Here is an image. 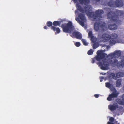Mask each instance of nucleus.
I'll return each mask as SVG.
<instances>
[{
    "mask_svg": "<svg viewBox=\"0 0 124 124\" xmlns=\"http://www.w3.org/2000/svg\"><path fill=\"white\" fill-rule=\"evenodd\" d=\"M98 45L96 44H94L93 46V48L94 49H95L96 48L98 47Z\"/></svg>",
    "mask_w": 124,
    "mask_h": 124,
    "instance_id": "2f4dec72",
    "label": "nucleus"
},
{
    "mask_svg": "<svg viewBox=\"0 0 124 124\" xmlns=\"http://www.w3.org/2000/svg\"><path fill=\"white\" fill-rule=\"evenodd\" d=\"M119 124V123H118V124Z\"/></svg>",
    "mask_w": 124,
    "mask_h": 124,
    "instance_id": "a18cd8bd",
    "label": "nucleus"
},
{
    "mask_svg": "<svg viewBox=\"0 0 124 124\" xmlns=\"http://www.w3.org/2000/svg\"><path fill=\"white\" fill-rule=\"evenodd\" d=\"M111 38L115 40L117 38V35L115 33H112L110 35Z\"/></svg>",
    "mask_w": 124,
    "mask_h": 124,
    "instance_id": "a878e982",
    "label": "nucleus"
},
{
    "mask_svg": "<svg viewBox=\"0 0 124 124\" xmlns=\"http://www.w3.org/2000/svg\"><path fill=\"white\" fill-rule=\"evenodd\" d=\"M94 96L96 98H98L99 97V95L98 94H96L94 95Z\"/></svg>",
    "mask_w": 124,
    "mask_h": 124,
    "instance_id": "c9c22d12",
    "label": "nucleus"
},
{
    "mask_svg": "<svg viewBox=\"0 0 124 124\" xmlns=\"http://www.w3.org/2000/svg\"><path fill=\"white\" fill-rule=\"evenodd\" d=\"M97 56L95 57L96 60L98 61H100L101 60L105 57L107 54L104 53H102L100 50H98L97 52Z\"/></svg>",
    "mask_w": 124,
    "mask_h": 124,
    "instance_id": "0eeeda50",
    "label": "nucleus"
},
{
    "mask_svg": "<svg viewBox=\"0 0 124 124\" xmlns=\"http://www.w3.org/2000/svg\"><path fill=\"white\" fill-rule=\"evenodd\" d=\"M101 38L104 40H108L111 39V37L110 35L105 33L102 35Z\"/></svg>",
    "mask_w": 124,
    "mask_h": 124,
    "instance_id": "9b49d317",
    "label": "nucleus"
},
{
    "mask_svg": "<svg viewBox=\"0 0 124 124\" xmlns=\"http://www.w3.org/2000/svg\"><path fill=\"white\" fill-rule=\"evenodd\" d=\"M115 56L114 52V53H111L110 54H108L107 56V57H110V58H112L113 57Z\"/></svg>",
    "mask_w": 124,
    "mask_h": 124,
    "instance_id": "bb28decb",
    "label": "nucleus"
},
{
    "mask_svg": "<svg viewBox=\"0 0 124 124\" xmlns=\"http://www.w3.org/2000/svg\"><path fill=\"white\" fill-rule=\"evenodd\" d=\"M116 123H117L118 122L117 121H116Z\"/></svg>",
    "mask_w": 124,
    "mask_h": 124,
    "instance_id": "c03bdc74",
    "label": "nucleus"
},
{
    "mask_svg": "<svg viewBox=\"0 0 124 124\" xmlns=\"http://www.w3.org/2000/svg\"><path fill=\"white\" fill-rule=\"evenodd\" d=\"M96 1L98 2L100 1V0H95Z\"/></svg>",
    "mask_w": 124,
    "mask_h": 124,
    "instance_id": "a19ab883",
    "label": "nucleus"
},
{
    "mask_svg": "<svg viewBox=\"0 0 124 124\" xmlns=\"http://www.w3.org/2000/svg\"><path fill=\"white\" fill-rule=\"evenodd\" d=\"M109 78H112L113 79H116V76H115V74L114 73H111L109 75Z\"/></svg>",
    "mask_w": 124,
    "mask_h": 124,
    "instance_id": "393cba45",
    "label": "nucleus"
},
{
    "mask_svg": "<svg viewBox=\"0 0 124 124\" xmlns=\"http://www.w3.org/2000/svg\"><path fill=\"white\" fill-rule=\"evenodd\" d=\"M114 118L113 117H110L109 119V122H113L114 121Z\"/></svg>",
    "mask_w": 124,
    "mask_h": 124,
    "instance_id": "72a5a7b5",
    "label": "nucleus"
},
{
    "mask_svg": "<svg viewBox=\"0 0 124 124\" xmlns=\"http://www.w3.org/2000/svg\"><path fill=\"white\" fill-rule=\"evenodd\" d=\"M47 26H45L44 27V29H47Z\"/></svg>",
    "mask_w": 124,
    "mask_h": 124,
    "instance_id": "58836bf2",
    "label": "nucleus"
},
{
    "mask_svg": "<svg viewBox=\"0 0 124 124\" xmlns=\"http://www.w3.org/2000/svg\"><path fill=\"white\" fill-rule=\"evenodd\" d=\"M78 20L80 19L82 21H85L86 20V18L84 15L82 13H79L78 16Z\"/></svg>",
    "mask_w": 124,
    "mask_h": 124,
    "instance_id": "2eb2a0df",
    "label": "nucleus"
},
{
    "mask_svg": "<svg viewBox=\"0 0 124 124\" xmlns=\"http://www.w3.org/2000/svg\"><path fill=\"white\" fill-rule=\"evenodd\" d=\"M122 80L121 79H118L116 81V87H118L120 86L121 84Z\"/></svg>",
    "mask_w": 124,
    "mask_h": 124,
    "instance_id": "412c9836",
    "label": "nucleus"
},
{
    "mask_svg": "<svg viewBox=\"0 0 124 124\" xmlns=\"http://www.w3.org/2000/svg\"><path fill=\"white\" fill-rule=\"evenodd\" d=\"M115 3V6L117 7H121L123 5V3L121 0H116Z\"/></svg>",
    "mask_w": 124,
    "mask_h": 124,
    "instance_id": "f8f14e48",
    "label": "nucleus"
},
{
    "mask_svg": "<svg viewBox=\"0 0 124 124\" xmlns=\"http://www.w3.org/2000/svg\"><path fill=\"white\" fill-rule=\"evenodd\" d=\"M115 56L117 58L120 57L121 55V53L120 51H116L114 52Z\"/></svg>",
    "mask_w": 124,
    "mask_h": 124,
    "instance_id": "aec40b11",
    "label": "nucleus"
},
{
    "mask_svg": "<svg viewBox=\"0 0 124 124\" xmlns=\"http://www.w3.org/2000/svg\"><path fill=\"white\" fill-rule=\"evenodd\" d=\"M72 35L74 36H75L76 38L78 39H81L82 38V35L80 32L74 31L72 33Z\"/></svg>",
    "mask_w": 124,
    "mask_h": 124,
    "instance_id": "6e6552de",
    "label": "nucleus"
},
{
    "mask_svg": "<svg viewBox=\"0 0 124 124\" xmlns=\"http://www.w3.org/2000/svg\"><path fill=\"white\" fill-rule=\"evenodd\" d=\"M77 12V10H75V13H76Z\"/></svg>",
    "mask_w": 124,
    "mask_h": 124,
    "instance_id": "79ce46f5",
    "label": "nucleus"
},
{
    "mask_svg": "<svg viewBox=\"0 0 124 124\" xmlns=\"http://www.w3.org/2000/svg\"><path fill=\"white\" fill-rule=\"evenodd\" d=\"M76 6L77 9L80 12L83 13H85L88 16L93 17V21H97L100 20L102 18L101 15L104 13V12L102 10H98L94 13L93 12H91L92 8L90 5H86L85 6L84 9L78 4H76Z\"/></svg>",
    "mask_w": 124,
    "mask_h": 124,
    "instance_id": "f257e3e1",
    "label": "nucleus"
},
{
    "mask_svg": "<svg viewBox=\"0 0 124 124\" xmlns=\"http://www.w3.org/2000/svg\"><path fill=\"white\" fill-rule=\"evenodd\" d=\"M61 21H56L53 22V24L54 26H60V24L61 23Z\"/></svg>",
    "mask_w": 124,
    "mask_h": 124,
    "instance_id": "4be33fe9",
    "label": "nucleus"
},
{
    "mask_svg": "<svg viewBox=\"0 0 124 124\" xmlns=\"http://www.w3.org/2000/svg\"><path fill=\"white\" fill-rule=\"evenodd\" d=\"M88 37L91 38V40L93 42H94V37L93 36L92 32V31H90L88 33Z\"/></svg>",
    "mask_w": 124,
    "mask_h": 124,
    "instance_id": "f3484780",
    "label": "nucleus"
},
{
    "mask_svg": "<svg viewBox=\"0 0 124 124\" xmlns=\"http://www.w3.org/2000/svg\"><path fill=\"white\" fill-rule=\"evenodd\" d=\"M108 28L110 30H114L117 29V25L115 24H110L108 25Z\"/></svg>",
    "mask_w": 124,
    "mask_h": 124,
    "instance_id": "4468645a",
    "label": "nucleus"
},
{
    "mask_svg": "<svg viewBox=\"0 0 124 124\" xmlns=\"http://www.w3.org/2000/svg\"><path fill=\"white\" fill-rule=\"evenodd\" d=\"M105 73H104V74H103V75H105Z\"/></svg>",
    "mask_w": 124,
    "mask_h": 124,
    "instance_id": "37998d69",
    "label": "nucleus"
},
{
    "mask_svg": "<svg viewBox=\"0 0 124 124\" xmlns=\"http://www.w3.org/2000/svg\"><path fill=\"white\" fill-rule=\"evenodd\" d=\"M105 85L108 88H110L112 86V85L109 82L106 83Z\"/></svg>",
    "mask_w": 124,
    "mask_h": 124,
    "instance_id": "cd10ccee",
    "label": "nucleus"
},
{
    "mask_svg": "<svg viewBox=\"0 0 124 124\" xmlns=\"http://www.w3.org/2000/svg\"><path fill=\"white\" fill-rule=\"evenodd\" d=\"M46 24L47 26L48 27H51L53 25L52 23L50 21H48L47 22Z\"/></svg>",
    "mask_w": 124,
    "mask_h": 124,
    "instance_id": "c85d7f7f",
    "label": "nucleus"
},
{
    "mask_svg": "<svg viewBox=\"0 0 124 124\" xmlns=\"http://www.w3.org/2000/svg\"><path fill=\"white\" fill-rule=\"evenodd\" d=\"M80 3L82 4H84L85 5H86L88 4L89 2V0H78Z\"/></svg>",
    "mask_w": 124,
    "mask_h": 124,
    "instance_id": "dca6fc26",
    "label": "nucleus"
},
{
    "mask_svg": "<svg viewBox=\"0 0 124 124\" xmlns=\"http://www.w3.org/2000/svg\"><path fill=\"white\" fill-rule=\"evenodd\" d=\"M116 101L118 104L124 106V94L121 96V99L117 98Z\"/></svg>",
    "mask_w": 124,
    "mask_h": 124,
    "instance_id": "1a4fd4ad",
    "label": "nucleus"
},
{
    "mask_svg": "<svg viewBox=\"0 0 124 124\" xmlns=\"http://www.w3.org/2000/svg\"><path fill=\"white\" fill-rule=\"evenodd\" d=\"M116 78H119L124 76V74L122 72H119L116 73Z\"/></svg>",
    "mask_w": 124,
    "mask_h": 124,
    "instance_id": "6ab92c4d",
    "label": "nucleus"
},
{
    "mask_svg": "<svg viewBox=\"0 0 124 124\" xmlns=\"http://www.w3.org/2000/svg\"><path fill=\"white\" fill-rule=\"evenodd\" d=\"M78 18H76V21H77L82 26H84L85 25L84 22L85 21H81L79 20H78Z\"/></svg>",
    "mask_w": 124,
    "mask_h": 124,
    "instance_id": "b1692460",
    "label": "nucleus"
},
{
    "mask_svg": "<svg viewBox=\"0 0 124 124\" xmlns=\"http://www.w3.org/2000/svg\"><path fill=\"white\" fill-rule=\"evenodd\" d=\"M82 41L84 45L87 46L88 45V43L86 42V41L85 39H82Z\"/></svg>",
    "mask_w": 124,
    "mask_h": 124,
    "instance_id": "c756f323",
    "label": "nucleus"
},
{
    "mask_svg": "<svg viewBox=\"0 0 124 124\" xmlns=\"http://www.w3.org/2000/svg\"><path fill=\"white\" fill-rule=\"evenodd\" d=\"M111 90L113 91V92L109 94L107 98V100L109 101H112L115 98H117L119 94V93H116L117 91L115 88L113 87Z\"/></svg>",
    "mask_w": 124,
    "mask_h": 124,
    "instance_id": "39448f33",
    "label": "nucleus"
},
{
    "mask_svg": "<svg viewBox=\"0 0 124 124\" xmlns=\"http://www.w3.org/2000/svg\"><path fill=\"white\" fill-rule=\"evenodd\" d=\"M100 81L101 82L103 80L104 78V77H101L100 78Z\"/></svg>",
    "mask_w": 124,
    "mask_h": 124,
    "instance_id": "f704fd0d",
    "label": "nucleus"
},
{
    "mask_svg": "<svg viewBox=\"0 0 124 124\" xmlns=\"http://www.w3.org/2000/svg\"><path fill=\"white\" fill-rule=\"evenodd\" d=\"M99 64L100 66L101 69L104 70H107L109 66L108 63L106 59L102 60V62H99Z\"/></svg>",
    "mask_w": 124,
    "mask_h": 124,
    "instance_id": "423d86ee",
    "label": "nucleus"
},
{
    "mask_svg": "<svg viewBox=\"0 0 124 124\" xmlns=\"http://www.w3.org/2000/svg\"><path fill=\"white\" fill-rule=\"evenodd\" d=\"M107 4L108 6L111 7H114L115 6V2L112 1L108 2Z\"/></svg>",
    "mask_w": 124,
    "mask_h": 124,
    "instance_id": "a211bd4d",
    "label": "nucleus"
},
{
    "mask_svg": "<svg viewBox=\"0 0 124 124\" xmlns=\"http://www.w3.org/2000/svg\"><path fill=\"white\" fill-rule=\"evenodd\" d=\"M75 3L76 2H77V0H72Z\"/></svg>",
    "mask_w": 124,
    "mask_h": 124,
    "instance_id": "ea45409f",
    "label": "nucleus"
},
{
    "mask_svg": "<svg viewBox=\"0 0 124 124\" xmlns=\"http://www.w3.org/2000/svg\"><path fill=\"white\" fill-rule=\"evenodd\" d=\"M75 45L77 47H78L80 45V44L79 42H76L75 43Z\"/></svg>",
    "mask_w": 124,
    "mask_h": 124,
    "instance_id": "473e14b6",
    "label": "nucleus"
},
{
    "mask_svg": "<svg viewBox=\"0 0 124 124\" xmlns=\"http://www.w3.org/2000/svg\"><path fill=\"white\" fill-rule=\"evenodd\" d=\"M109 43L110 45H114L116 43V40L111 38L109 40Z\"/></svg>",
    "mask_w": 124,
    "mask_h": 124,
    "instance_id": "5701e85b",
    "label": "nucleus"
},
{
    "mask_svg": "<svg viewBox=\"0 0 124 124\" xmlns=\"http://www.w3.org/2000/svg\"><path fill=\"white\" fill-rule=\"evenodd\" d=\"M93 50L92 49L90 50L87 52V54L89 55L92 54H93Z\"/></svg>",
    "mask_w": 124,
    "mask_h": 124,
    "instance_id": "7c9ffc66",
    "label": "nucleus"
},
{
    "mask_svg": "<svg viewBox=\"0 0 124 124\" xmlns=\"http://www.w3.org/2000/svg\"><path fill=\"white\" fill-rule=\"evenodd\" d=\"M118 105L117 104H110L108 106L109 109L111 111L115 110L116 109L118 108Z\"/></svg>",
    "mask_w": 124,
    "mask_h": 124,
    "instance_id": "9d476101",
    "label": "nucleus"
},
{
    "mask_svg": "<svg viewBox=\"0 0 124 124\" xmlns=\"http://www.w3.org/2000/svg\"><path fill=\"white\" fill-rule=\"evenodd\" d=\"M95 59H92V60L91 62L92 63H93L94 62H95Z\"/></svg>",
    "mask_w": 124,
    "mask_h": 124,
    "instance_id": "4c0bfd02",
    "label": "nucleus"
},
{
    "mask_svg": "<svg viewBox=\"0 0 124 124\" xmlns=\"http://www.w3.org/2000/svg\"><path fill=\"white\" fill-rule=\"evenodd\" d=\"M123 12L120 10H116L115 12L113 11H110L107 13V16L108 19L110 20L111 22H115L117 23L119 21V16L123 15Z\"/></svg>",
    "mask_w": 124,
    "mask_h": 124,
    "instance_id": "f03ea898",
    "label": "nucleus"
},
{
    "mask_svg": "<svg viewBox=\"0 0 124 124\" xmlns=\"http://www.w3.org/2000/svg\"><path fill=\"white\" fill-rule=\"evenodd\" d=\"M106 27V23L103 21H99L95 22L94 24V28L95 31H97L100 30L104 31Z\"/></svg>",
    "mask_w": 124,
    "mask_h": 124,
    "instance_id": "20e7f679",
    "label": "nucleus"
},
{
    "mask_svg": "<svg viewBox=\"0 0 124 124\" xmlns=\"http://www.w3.org/2000/svg\"><path fill=\"white\" fill-rule=\"evenodd\" d=\"M51 29L54 31H56L55 32L56 34L57 33H59L60 32V30L59 27L56 28L54 26H52L51 27Z\"/></svg>",
    "mask_w": 124,
    "mask_h": 124,
    "instance_id": "ddd939ff",
    "label": "nucleus"
},
{
    "mask_svg": "<svg viewBox=\"0 0 124 124\" xmlns=\"http://www.w3.org/2000/svg\"><path fill=\"white\" fill-rule=\"evenodd\" d=\"M61 27L62 28L63 31L65 33H70L74 30V27L70 21H69L67 23L62 24Z\"/></svg>",
    "mask_w": 124,
    "mask_h": 124,
    "instance_id": "7ed1b4c3",
    "label": "nucleus"
},
{
    "mask_svg": "<svg viewBox=\"0 0 124 124\" xmlns=\"http://www.w3.org/2000/svg\"><path fill=\"white\" fill-rule=\"evenodd\" d=\"M107 124H115L114 123L112 122H109L108 121V122Z\"/></svg>",
    "mask_w": 124,
    "mask_h": 124,
    "instance_id": "e433bc0d",
    "label": "nucleus"
}]
</instances>
